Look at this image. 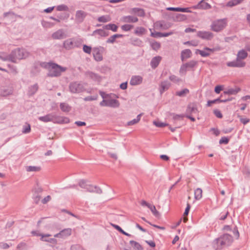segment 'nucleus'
<instances>
[{
    "instance_id": "0e129e2a",
    "label": "nucleus",
    "mask_w": 250,
    "mask_h": 250,
    "mask_svg": "<svg viewBox=\"0 0 250 250\" xmlns=\"http://www.w3.org/2000/svg\"><path fill=\"white\" fill-rule=\"evenodd\" d=\"M184 43V44H188L190 45H192L193 46H196L198 44L199 42L197 41H191L185 42Z\"/></svg>"
},
{
    "instance_id": "774afa93",
    "label": "nucleus",
    "mask_w": 250,
    "mask_h": 250,
    "mask_svg": "<svg viewBox=\"0 0 250 250\" xmlns=\"http://www.w3.org/2000/svg\"><path fill=\"white\" fill-rule=\"evenodd\" d=\"M97 99V96H87L84 99V100L85 101H90L96 100Z\"/></svg>"
},
{
    "instance_id": "a878e982",
    "label": "nucleus",
    "mask_w": 250,
    "mask_h": 250,
    "mask_svg": "<svg viewBox=\"0 0 250 250\" xmlns=\"http://www.w3.org/2000/svg\"><path fill=\"white\" fill-rule=\"evenodd\" d=\"M191 52L189 49H187L182 51L181 53V58L182 61L191 57Z\"/></svg>"
},
{
    "instance_id": "c03bdc74",
    "label": "nucleus",
    "mask_w": 250,
    "mask_h": 250,
    "mask_svg": "<svg viewBox=\"0 0 250 250\" xmlns=\"http://www.w3.org/2000/svg\"><path fill=\"white\" fill-rule=\"evenodd\" d=\"M142 114H140L138 115L136 119H134L129 122H128L127 123V125H132L138 123L140 120L141 117L142 116Z\"/></svg>"
},
{
    "instance_id": "4c0bfd02",
    "label": "nucleus",
    "mask_w": 250,
    "mask_h": 250,
    "mask_svg": "<svg viewBox=\"0 0 250 250\" xmlns=\"http://www.w3.org/2000/svg\"><path fill=\"white\" fill-rule=\"evenodd\" d=\"M123 36L122 34H115L111 36L106 41L107 43H114L116 39L122 37Z\"/></svg>"
},
{
    "instance_id": "20e7f679",
    "label": "nucleus",
    "mask_w": 250,
    "mask_h": 250,
    "mask_svg": "<svg viewBox=\"0 0 250 250\" xmlns=\"http://www.w3.org/2000/svg\"><path fill=\"white\" fill-rule=\"evenodd\" d=\"M217 244L221 246H229L233 242L232 236L229 234H224L220 237L216 239Z\"/></svg>"
},
{
    "instance_id": "680f3d73",
    "label": "nucleus",
    "mask_w": 250,
    "mask_h": 250,
    "mask_svg": "<svg viewBox=\"0 0 250 250\" xmlns=\"http://www.w3.org/2000/svg\"><path fill=\"white\" fill-rule=\"evenodd\" d=\"M227 65L229 67H237V66H238V64L236 63V62L235 60L229 62L227 63Z\"/></svg>"
},
{
    "instance_id": "9b49d317",
    "label": "nucleus",
    "mask_w": 250,
    "mask_h": 250,
    "mask_svg": "<svg viewBox=\"0 0 250 250\" xmlns=\"http://www.w3.org/2000/svg\"><path fill=\"white\" fill-rule=\"evenodd\" d=\"M85 77L87 78L91 79L93 81L100 82L101 80V77L98 74L95 73L92 71H87L84 74Z\"/></svg>"
},
{
    "instance_id": "052dcab7",
    "label": "nucleus",
    "mask_w": 250,
    "mask_h": 250,
    "mask_svg": "<svg viewBox=\"0 0 250 250\" xmlns=\"http://www.w3.org/2000/svg\"><path fill=\"white\" fill-rule=\"evenodd\" d=\"M83 50L86 53L90 54L91 52V47L86 45H83Z\"/></svg>"
},
{
    "instance_id": "5701e85b",
    "label": "nucleus",
    "mask_w": 250,
    "mask_h": 250,
    "mask_svg": "<svg viewBox=\"0 0 250 250\" xmlns=\"http://www.w3.org/2000/svg\"><path fill=\"white\" fill-rule=\"evenodd\" d=\"M129 13L138 16H143L144 15V11L143 9L138 8H132L129 10Z\"/></svg>"
},
{
    "instance_id": "393cba45",
    "label": "nucleus",
    "mask_w": 250,
    "mask_h": 250,
    "mask_svg": "<svg viewBox=\"0 0 250 250\" xmlns=\"http://www.w3.org/2000/svg\"><path fill=\"white\" fill-rule=\"evenodd\" d=\"M52 37L54 39L61 40L66 37L64 32H54L52 35Z\"/></svg>"
},
{
    "instance_id": "7ed1b4c3",
    "label": "nucleus",
    "mask_w": 250,
    "mask_h": 250,
    "mask_svg": "<svg viewBox=\"0 0 250 250\" xmlns=\"http://www.w3.org/2000/svg\"><path fill=\"white\" fill-rule=\"evenodd\" d=\"M86 83L80 82H73L70 83L69 89L72 93H79L85 91Z\"/></svg>"
},
{
    "instance_id": "8fccbe9b",
    "label": "nucleus",
    "mask_w": 250,
    "mask_h": 250,
    "mask_svg": "<svg viewBox=\"0 0 250 250\" xmlns=\"http://www.w3.org/2000/svg\"><path fill=\"white\" fill-rule=\"evenodd\" d=\"M151 46L153 49L157 50L160 47V43L155 41L151 42Z\"/></svg>"
},
{
    "instance_id": "f3484780",
    "label": "nucleus",
    "mask_w": 250,
    "mask_h": 250,
    "mask_svg": "<svg viewBox=\"0 0 250 250\" xmlns=\"http://www.w3.org/2000/svg\"><path fill=\"white\" fill-rule=\"evenodd\" d=\"M198 36L203 40H209L213 38V35L211 32H198Z\"/></svg>"
},
{
    "instance_id": "f257e3e1",
    "label": "nucleus",
    "mask_w": 250,
    "mask_h": 250,
    "mask_svg": "<svg viewBox=\"0 0 250 250\" xmlns=\"http://www.w3.org/2000/svg\"><path fill=\"white\" fill-rule=\"evenodd\" d=\"M40 65L42 68L48 69L47 76L50 77H59L62 72H64L66 70V67H62L52 62H41Z\"/></svg>"
},
{
    "instance_id": "2f4dec72",
    "label": "nucleus",
    "mask_w": 250,
    "mask_h": 250,
    "mask_svg": "<svg viewBox=\"0 0 250 250\" xmlns=\"http://www.w3.org/2000/svg\"><path fill=\"white\" fill-rule=\"evenodd\" d=\"M189 93L188 88H185L182 90L176 92L175 95L180 97H184Z\"/></svg>"
},
{
    "instance_id": "ea45409f",
    "label": "nucleus",
    "mask_w": 250,
    "mask_h": 250,
    "mask_svg": "<svg viewBox=\"0 0 250 250\" xmlns=\"http://www.w3.org/2000/svg\"><path fill=\"white\" fill-rule=\"evenodd\" d=\"M60 108L62 111L66 112H68L71 110V107L65 103H61L60 104Z\"/></svg>"
},
{
    "instance_id": "ddd939ff",
    "label": "nucleus",
    "mask_w": 250,
    "mask_h": 250,
    "mask_svg": "<svg viewBox=\"0 0 250 250\" xmlns=\"http://www.w3.org/2000/svg\"><path fill=\"white\" fill-rule=\"evenodd\" d=\"M64 47L67 49H70L76 45L75 40L73 39H69L66 40L63 43Z\"/></svg>"
},
{
    "instance_id": "864d4df0",
    "label": "nucleus",
    "mask_w": 250,
    "mask_h": 250,
    "mask_svg": "<svg viewBox=\"0 0 250 250\" xmlns=\"http://www.w3.org/2000/svg\"><path fill=\"white\" fill-rule=\"evenodd\" d=\"M235 61L236 62V63L238 65V66H237V67H242L245 66L246 63L242 60L239 59H237V58H236V59Z\"/></svg>"
},
{
    "instance_id": "aec40b11",
    "label": "nucleus",
    "mask_w": 250,
    "mask_h": 250,
    "mask_svg": "<svg viewBox=\"0 0 250 250\" xmlns=\"http://www.w3.org/2000/svg\"><path fill=\"white\" fill-rule=\"evenodd\" d=\"M86 16V13L82 11L79 10L76 13V20L78 22H82L83 21Z\"/></svg>"
},
{
    "instance_id": "e433bc0d",
    "label": "nucleus",
    "mask_w": 250,
    "mask_h": 250,
    "mask_svg": "<svg viewBox=\"0 0 250 250\" xmlns=\"http://www.w3.org/2000/svg\"><path fill=\"white\" fill-rule=\"evenodd\" d=\"M111 225L114 228H115L116 229H117V230H118L120 232H121V233L126 235V236H131V234L125 232L120 226H119L118 225H115V224H111Z\"/></svg>"
},
{
    "instance_id": "79ce46f5",
    "label": "nucleus",
    "mask_w": 250,
    "mask_h": 250,
    "mask_svg": "<svg viewBox=\"0 0 250 250\" xmlns=\"http://www.w3.org/2000/svg\"><path fill=\"white\" fill-rule=\"evenodd\" d=\"M191 8H174L173 7V11H177L181 12L191 13Z\"/></svg>"
},
{
    "instance_id": "dca6fc26",
    "label": "nucleus",
    "mask_w": 250,
    "mask_h": 250,
    "mask_svg": "<svg viewBox=\"0 0 250 250\" xmlns=\"http://www.w3.org/2000/svg\"><path fill=\"white\" fill-rule=\"evenodd\" d=\"M143 78L140 76H133L130 81V84L132 85L140 84L142 83Z\"/></svg>"
},
{
    "instance_id": "473e14b6",
    "label": "nucleus",
    "mask_w": 250,
    "mask_h": 250,
    "mask_svg": "<svg viewBox=\"0 0 250 250\" xmlns=\"http://www.w3.org/2000/svg\"><path fill=\"white\" fill-rule=\"evenodd\" d=\"M248 56L247 52L244 50H241L238 52L237 58L241 60L246 59Z\"/></svg>"
},
{
    "instance_id": "39448f33",
    "label": "nucleus",
    "mask_w": 250,
    "mask_h": 250,
    "mask_svg": "<svg viewBox=\"0 0 250 250\" xmlns=\"http://www.w3.org/2000/svg\"><path fill=\"white\" fill-rule=\"evenodd\" d=\"M227 22L225 20H220L215 21L212 25V29L215 31L223 30L226 26Z\"/></svg>"
},
{
    "instance_id": "412c9836",
    "label": "nucleus",
    "mask_w": 250,
    "mask_h": 250,
    "mask_svg": "<svg viewBox=\"0 0 250 250\" xmlns=\"http://www.w3.org/2000/svg\"><path fill=\"white\" fill-rule=\"evenodd\" d=\"M53 113H49L44 116H41L39 117V120L40 121L47 123L49 122H53Z\"/></svg>"
},
{
    "instance_id": "7c9ffc66",
    "label": "nucleus",
    "mask_w": 250,
    "mask_h": 250,
    "mask_svg": "<svg viewBox=\"0 0 250 250\" xmlns=\"http://www.w3.org/2000/svg\"><path fill=\"white\" fill-rule=\"evenodd\" d=\"M12 94V90L10 89L4 88L0 90V96L6 97Z\"/></svg>"
},
{
    "instance_id": "6e6d98bb",
    "label": "nucleus",
    "mask_w": 250,
    "mask_h": 250,
    "mask_svg": "<svg viewBox=\"0 0 250 250\" xmlns=\"http://www.w3.org/2000/svg\"><path fill=\"white\" fill-rule=\"evenodd\" d=\"M71 250H85L80 245H73L71 247Z\"/></svg>"
},
{
    "instance_id": "603ef678",
    "label": "nucleus",
    "mask_w": 250,
    "mask_h": 250,
    "mask_svg": "<svg viewBox=\"0 0 250 250\" xmlns=\"http://www.w3.org/2000/svg\"><path fill=\"white\" fill-rule=\"evenodd\" d=\"M31 131V127L30 125L27 124L26 125L24 126L23 127V129L22 132L23 133L26 134L29 133Z\"/></svg>"
},
{
    "instance_id": "bf43d9fd",
    "label": "nucleus",
    "mask_w": 250,
    "mask_h": 250,
    "mask_svg": "<svg viewBox=\"0 0 250 250\" xmlns=\"http://www.w3.org/2000/svg\"><path fill=\"white\" fill-rule=\"evenodd\" d=\"M153 123L155 125L159 127H163L167 125L165 123L156 121H154Z\"/></svg>"
},
{
    "instance_id": "4468645a",
    "label": "nucleus",
    "mask_w": 250,
    "mask_h": 250,
    "mask_svg": "<svg viewBox=\"0 0 250 250\" xmlns=\"http://www.w3.org/2000/svg\"><path fill=\"white\" fill-rule=\"evenodd\" d=\"M72 232V229H64L60 233L56 234L54 235L56 237H67L71 235Z\"/></svg>"
},
{
    "instance_id": "4be33fe9",
    "label": "nucleus",
    "mask_w": 250,
    "mask_h": 250,
    "mask_svg": "<svg viewBox=\"0 0 250 250\" xmlns=\"http://www.w3.org/2000/svg\"><path fill=\"white\" fill-rule=\"evenodd\" d=\"M39 85L37 83H35L33 85H31L28 88L27 94L29 96L34 95L38 90Z\"/></svg>"
},
{
    "instance_id": "c756f323",
    "label": "nucleus",
    "mask_w": 250,
    "mask_h": 250,
    "mask_svg": "<svg viewBox=\"0 0 250 250\" xmlns=\"http://www.w3.org/2000/svg\"><path fill=\"white\" fill-rule=\"evenodd\" d=\"M244 0H230L227 3L226 6L231 7L241 3Z\"/></svg>"
},
{
    "instance_id": "1a4fd4ad",
    "label": "nucleus",
    "mask_w": 250,
    "mask_h": 250,
    "mask_svg": "<svg viewBox=\"0 0 250 250\" xmlns=\"http://www.w3.org/2000/svg\"><path fill=\"white\" fill-rule=\"evenodd\" d=\"M69 122V119L67 117L57 116L53 114V123L54 124H67Z\"/></svg>"
},
{
    "instance_id": "2eb2a0df",
    "label": "nucleus",
    "mask_w": 250,
    "mask_h": 250,
    "mask_svg": "<svg viewBox=\"0 0 250 250\" xmlns=\"http://www.w3.org/2000/svg\"><path fill=\"white\" fill-rule=\"evenodd\" d=\"M121 21L123 22H135L138 21V19L135 16H126L123 17Z\"/></svg>"
},
{
    "instance_id": "cd10ccee",
    "label": "nucleus",
    "mask_w": 250,
    "mask_h": 250,
    "mask_svg": "<svg viewBox=\"0 0 250 250\" xmlns=\"http://www.w3.org/2000/svg\"><path fill=\"white\" fill-rule=\"evenodd\" d=\"M170 85V83L169 82L164 81L161 83L160 87V93L162 94L165 91L167 90Z\"/></svg>"
},
{
    "instance_id": "37998d69",
    "label": "nucleus",
    "mask_w": 250,
    "mask_h": 250,
    "mask_svg": "<svg viewBox=\"0 0 250 250\" xmlns=\"http://www.w3.org/2000/svg\"><path fill=\"white\" fill-rule=\"evenodd\" d=\"M195 198L196 200L200 199L202 197V190L200 188H197L194 191Z\"/></svg>"
},
{
    "instance_id": "b1692460",
    "label": "nucleus",
    "mask_w": 250,
    "mask_h": 250,
    "mask_svg": "<svg viewBox=\"0 0 250 250\" xmlns=\"http://www.w3.org/2000/svg\"><path fill=\"white\" fill-rule=\"evenodd\" d=\"M187 19V16L182 14H173V20L174 21H180Z\"/></svg>"
},
{
    "instance_id": "13d9d810",
    "label": "nucleus",
    "mask_w": 250,
    "mask_h": 250,
    "mask_svg": "<svg viewBox=\"0 0 250 250\" xmlns=\"http://www.w3.org/2000/svg\"><path fill=\"white\" fill-rule=\"evenodd\" d=\"M132 25L130 24H125L122 26V29L126 31L132 30Z\"/></svg>"
},
{
    "instance_id": "5fc2aeb1",
    "label": "nucleus",
    "mask_w": 250,
    "mask_h": 250,
    "mask_svg": "<svg viewBox=\"0 0 250 250\" xmlns=\"http://www.w3.org/2000/svg\"><path fill=\"white\" fill-rule=\"evenodd\" d=\"M197 62L195 61H191L188 63H186V64L188 68H193L197 64Z\"/></svg>"
},
{
    "instance_id": "58836bf2",
    "label": "nucleus",
    "mask_w": 250,
    "mask_h": 250,
    "mask_svg": "<svg viewBox=\"0 0 250 250\" xmlns=\"http://www.w3.org/2000/svg\"><path fill=\"white\" fill-rule=\"evenodd\" d=\"M78 185L83 188L86 190L89 184H87V181L85 179H81L78 182Z\"/></svg>"
},
{
    "instance_id": "a19ab883",
    "label": "nucleus",
    "mask_w": 250,
    "mask_h": 250,
    "mask_svg": "<svg viewBox=\"0 0 250 250\" xmlns=\"http://www.w3.org/2000/svg\"><path fill=\"white\" fill-rule=\"evenodd\" d=\"M166 25L164 24V22L161 21H157L154 23V27L157 29H166Z\"/></svg>"
},
{
    "instance_id": "f8f14e48",
    "label": "nucleus",
    "mask_w": 250,
    "mask_h": 250,
    "mask_svg": "<svg viewBox=\"0 0 250 250\" xmlns=\"http://www.w3.org/2000/svg\"><path fill=\"white\" fill-rule=\"evenodd\" d=\"M86 191L87 192L96 193L97 194H101L102 193V190L100 188L90 184H89L88 186L87 187Z\"/></svg>"
},
{
    "instance_id": "f704fd0d",
    "label": "nucleus",
    "mask_w": 250,
    "mask_h": 250,
    "mask_svg": "<svg viewBox=\"0 0 250 250\" xmlns=\"http://www.w3.org/2000/svg\"><path fill=\"white\" fill-rule=\"evenodd\" d=\"M148 208L150 209L152 214L155 217L158 219L160 218V213L158 211L156 210V208L154 206L150 205Z\"/></svg>"
},
{
    "instance_id": "6ab92c4d",
    "label": "nucleus",
    "mask_w": 250,
    "mask_h": 250,
    "mask_svg": "<svg viewBox=\"0 0 250 250\" xmlns=\"http://www.w3.org/2000/svg\"><path fill=\"white\" fill-rule=\"evenodd\" d=\"M162 60V57L158 56L153 58L150 62V65L153 69L156 68Z\"/></svg>"
},
{
    "instance_id": "c85d7f7f",
    "label": "nucleus",
    "mask_w": 250,
    "mask_h": 250,
    "mask_svg": "<svg viewBox=\"0 0 250 250\" xmlns=\"http://www.w3.org/2000/svg\"><path fill=\"white\" fill-rule=\"evenodd\" d=\"M198 112L196 105L193 104H189L187 108V112L188 113H197Z\"/></svg>"
},
{
    "instance_id": "72a5a7b5",
    "label": "nucleus",
    "mask_w": 250,
    "mask_h": 250,
    "mask_svg": "<svg viewBox=\"0 0 250 250\" xmlns=\"http://www.w3.org/2000/svg\"><path fill=\"white\" fill-rule=\"evenodd\" d=\"M25 169L27 172H38L41 170V168L37 166H26Z\"/></svg>"
},
{
    "instance_id": "69168bd1",
    "label": "nucleus",
    "mask_w": 250,
    "mask_h": 250,
    "mask_svg": "<svg viewBox=\"0 0 250 250\" xmlns=\"http://www.w3.org/2000/svg\"><path fill=\"white\" fill-rule=\"evenodd\" d=\"M188 67L186 65V63L182 65L181 66L180 69V73L181 74H185L187 70Z\"/></svg>"
},
{
    "instance_id": "c9c22d12",
    "label": "nucleus",
    "mask_w": 250,
    "mask_h": 250,
    "mask_svg": "<svg viewBox=\"0 0 250 250\" xmlns=\"http://www.w3.org/2000/svg\"><path fill=\"white\" fill-rule=\"evenodd\" d=\"M130 244L137 250H143L142 246L138 242L133 240H131L129 242Z\"/></svg>"
},
{
    "instance_id": "423d86ee",
    "label": "nucleus",
    "mask_w": 250,
    "mask_h": 250,
    "mask_svg": "<svg viewBox=\"0 0 250 250\" xmlns=\"http://www.w3.org/2000/svg\"><path fill=\"white\" fill-rule=\"evenodd\" d=\"M220 50L219 48H209L208 47H205L203 50L196 49V53L199 54L202 57H206L208 56L211 52Z\"/></svg>"
},
{
    "instance_id": "9d476101",
    "label": "nucleus",
    "mask_w": 250,
    "mask_h": 250,
    "mask_svg": "<svg viewBox=\"0 0 250 250\" xmlns=\"http://www.w3.org/2000/svg\"><path fill=\"white\" fill-rule=\"evenodd\" d=\"M103 103H105V106H109L111 107H118L120 105V103L119 101L115 99H111V100H105L104 99L103 100Z\"/></svg>"
},
{
    "instance_id": "4d7b16f0",
    "label": "nucleus",
    "mask_w": 250,
    "mask_h": 250,
    "mask_svg": "<svg viewBox=\"0 0 250 250\" xmlns=\"http://www.w3.org/2000/svg\"><path fill=\"white\" fill-rule=\"evenodd\" d=\"M18 250H23L26 249V244L24 242L20 243L17 247Z\"/></svg>"
},
{
    "instance_id": "49530a36",
    "label": "nucleus",
    "mask_w": 250,
    "mask_h": 250,
    "mask_svg": "<svg viewBox=\"0 0 250 250\" xmlns=\"http://www.w3.org/2000/svg\"><path fill=\"white\" fill-rule=\"evenodd\" d=\"M98 20L100 22H106L110 21L111 18L108 15L103 16L99 17Z\"/></svg>"
},
{
    "instance_id": "de8ad7c7",
    "label": "nucleus",
    "mask_w": 250,
    "mask_h": 250,
    "mask_svg": "<svg viewBox=\"0 0 250 250\" xmlns=\"http://www.w3.org/2000/svg\"><path fill=\"white\" fill-rule=\"evenodd\" d=\"M56 9L58 11H66L68 10V7H67V6L64 4L58 5L57 6H56Z\"/></svg>"
},
{
    "instance_id": "a211bd4d",
    "label": "nucleus",
    "mask_w": 250,
    "mask_h": 250,
    "mask_svg": "<svg viewBox=\"0 0 250 250\" xmlns=\"http://www.w3.org/2000/svg\"><path fill=\"white\" fill-rule=\"evenodd\" d=\"M39 235L41 236V240L42 241H45L49 242L52 244H57V240L55 238H51L47 239L46 238L50 236V234H39Z\"/></svg>"
},
{
    "instance_id": "e2e57ef3",
    "label": "nucleus",
    "mask_w": 250,
    "mask_h": 250,
    "mask_svg": "<svg viewBox=\"0 0 250 250\" xmlns=\"http://www.w3.org/2000/svg\"><path fill=\"white\" fill-rule=\"evenodd\" d=\"M183 118H184V115H173V120H179V121H183Z\"/></svg>"
},
{
    "instance_id": "bb28decb",
    "label": "nucleus",
    "mask_w": 250,
    "mask_h": 250,
    "mask_svg": "<svg viewBox=\"0 0 250 250\" xmlns=\"http://www.w3.org/2000/svg\"><path fill=\"white\" fill-rule=\"evenodd\" d=\"M172 32H167L163 34L162 32H151V36L154 38H160L162 37H167L170 35Z\"/></svg>"
},
{
    "instance_id": "3c124183",
    "label": "nucleus",
    "mask_w": 250,
    "mask_h": 250,
    "mask_svg": "<svg viewBox=\"0 0 250 250\" xmlns=\"http://www.w3.org/2000/svg\"><path fill=\"white\" fill-rule=\"evenodd\" d=\"M0 59L3 61H9L11 62V55H5L3 53L0 54Z\"/></svg>"
},
{
    "instance_id": "338daca9",
    "label": "nucleus",
    "mask_w": 250,
    "mask_h": 250,
    "mask_svg": "<svg viewBox=\"0 0 250 250\" xmlns=\"http://www.w3.org/2000/svg\"><path fill=\"white\" fill-rule=\"evenodd\" d=\"M229 140L228 138L226 137H222L221 139L219 141L220 144H227L229 143Z\"/></svg>"
},
{
    "instance_id": "a18cd8bd",
    "label": "nucleus",
    "mask_w": 250,
    "mask_h": 250,
    "mask_svg": "<svg viewBox=\"0 0 250 250\" xmlns=\"http://www.w3.org/2000/svg\"><path fill=\"white\" fill-rule=\"evenodd\" d=\"M239 90H240L239 89L230 88L227 90L225 91L224 92V93L225 94H228V95H234V94H237Z\"/></svg>"
},
{
    "instance_id": "f03ea898",
    "label": "nucleus",
    "mask_w": 250,
    "mask_h": 250,
    "mask_svg": "<svg viewBox=\"0 0 250 250\" xmlns=\"http://www.w3.org/2000/svg\"><path fill=\"white\" fill-rule=\"evenodd\" d=\"M11 62H17V60H21L27 58L29 53L23 48H17L13 50L10 53Z\"/></svg>"
},
{
    "instance_id": "0eeeda50",
    "label": "nucleus",
    "mask_w": 250,
    "mask_h": 250,
    "mask_svg": "<svg viewBox=\"0 0 250 250\" xmlns=\"http://www.w3.org/2000/svg\"><path fill=\"white\" fill-rule=\"evenodd\" d=\"M104 51L103 47L100 46L99 47L94 48L93 49V55L94 59L96 61H101L103 60L102 53Z\"/></svg>"
},
{
    "instance_id": "09e8293b",
    "label": "nucleus",
    "mask_w": 250,
    "mask_h": 250,
    "mask_svg": "<svg viewBox=\"0 0 250 250\" xmlns=\"http://www.w3.org/2000/svg\"><path fill=\"white\" fill-rule=\"evenodd\" d=\"M117 28V26L114 24H109L105 26V29L106 30H112L113 31H116Z\"/></svg>"
},
{
    "instance_id": "6e6552de",
    "label": "nucleus",
    "mask_w": 250,
    "mask_h": 250,
    "mask_svg": "<svg viewBox=\"0 0 250 250\" xmlns=\"http://www.w3.org/2000/svg\"><path fill=\"white\" fill-rule=\"evenodd\" d=\"M208 0H202L197 5L191 7L193 9H208L211 8V5L208 3Z\"/></svg>"
}]
</instances>
